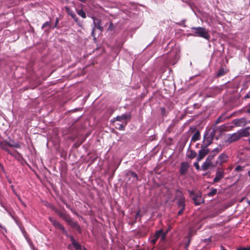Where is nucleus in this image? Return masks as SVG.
<instances>
[{
	"instance_id": "393cba45",
	"label": "nucleus",
	"mask_w": 250,
	"mask_h": 250,
	"mask_svg": "<svg viewBox=\"0 0 250 250\" xmlns=\"http://www.w3.org/2000/svg\"><path fill=\"white\" fill-rule=\"evenodd\" d=\"M77 13L80 16H81L83 18H85L86 17L85 13L82 9L77 10Z\"/></svg>"
},
{
	"instance_id": "412c9836",
	"label": "nucleus",
	"mask_w": 250,
	"mask_h": 250,
	"mask_svg": "<svg viewBox=\"0 0 250 250\" xmlns=\"http://www.w3.org/2000/svg\"><path fill=\"white\" fill-rule=\"evenodd\" d=\"M228 117L225 116L224 114H222L221 116H220L215 121V124L217 125L221 122H223L225 120L227 119Z\"/></svg>"
},
{
	"instance_id": "c03bdc74",
	"label": "nucleus",
	"mask_w": 250,
	"mask_h": 250,
	"mask_svg": "<svg viewBox=\"0 0 250 250\" xmlns=\"http://www.w3.org/2000/svg\"><path fill=\"white\" fill-rule=\"evenodd\" d=\"M5 209L7 210V211L8 213L9 214V215H10V216H11L13 219H15L14 217V216L13 215V214H12V212H11L10 211L7 210L6 209Z\"/></svg>"
},
{
	"instance_id": "c9c22d12",
	"label": "nucleus",
	"mask_w": 250,
	"mask_h": 250,
	"mask_svg": "<svg viewBox=\"0 0 250 250\" xmlns=\"http://www.w3.org/2000/svg\"><path fill=\"white\" fill-rule=\"evenodd\" d=\"M75 22L77 23V24L78 25V26H79L80 27H82V22L79 20V19L78 18H77L76 19H74V20Z\"/></svg>"
},
{
	"instance_id": "37998d69",
	"label": "nucleus",
	"mask_w": 250,
	"mask_h": 250,
	"mask_svg": "<svg viewBox=\"0 0 250 250\" xmlns=\"http://www.w3.org/2000/svg\"><path fill=\"white\" fill-rule=\"evenodd\" d=\"M237 250H250V248L240 247L237 249Z\"/></svg>"
},
{
	"instance_id": "1a4fd4ad",
	"label": "nucleus",
	"mask_w": 250,
	"mask_h": 250,
	"mask_svg": "<svg viewBox=\"0 0 250 250\" xmlns=\"http://www.w3.org/2000/svg\"><path fill=\"white\" fill-rule=\"evenodd\" d=\"M189 165L187 162H183L181 163L179 172L181 175H186L188 173Z\"/></svg>"
},
{
	"instance_id": "9b49d317",
	"label": "nucleus",
	"mask_w": 250,
	"mask_h": 250,
	"mask_svg": "<svg viewBox=\"0 0 250 250\" xmlns=\"http://www.w3.org/2000/svg\"><path fill=\"white\" fill-rule=\"evenodd\" d=\"M212 160V159H210V157H207L205 162L202 165V170H207L209 167H214L216 166L215 164H213Z\"/></svg>"
},
{
	"instance_id": "a18cd8bd",
	"label": "nucleus",
	"mask_w": 250,
	"mask_h": 250,
	"mask_svg": "<svg viewBox=\"0 0 250 250\" xmlns=\"http://www.w3.org/2000/svg\"><path fill=\"white\" fill-rule=\"evenodd\" d=\"M161 111L162 112V113L163 115H165V112H166V109L164 107H162L161 108Z\"/></svg>"
},
{
	"instance_id": "0e129e2a",
	"label": "nucleus",
	"mask_w": 250,
	"mask_h": 250,
	"mask_svg": "<svg viewBox=\"0 0 250 250\" xmlns=\"http://www.w3.org/2000/svg\"><path fill=\"white\" fill-rule=\"evenodd\" d=\"M248 203H249V204H250V201H249V202H248Z\"/></svg>"
},
{
	"instance_id": "f03ea898",
	"label": "nucleus",
	"mask_w": 250,
	"mask_h": 250,
	"mask_svg": "<svg viewBox=\"0 0 250 250\" xmlns=\"http://www.w3.org/2000/svg\"><path fill=\"white\" fill-rule=\"evenodd\" d=\"M191 29L192 31H194V34L193 35L194 36H198L207 40L210 38L208 31L205 28L192 27Z\"/></svg>"
},
{
	"instance_id": "6e6552de",
	"label": "nucleus",
	"mask_w": 250,
	"mask_h": 250,
	"mask_svg": "<svg viewBox=\"0 0 250 250\" xmlns=\"http://www.w3.org/2000/svg\"><path fill=\"white\" fill-rule=\"evenodd\" d=\"M179 59V54L177 51L176 52L171 51L168 55L167 62L169 64H174Z\"/></svg>"
},
{
	"instance_id": "2f4dec72",
	"label": "nucleus",
	"mask_w": 250,
	"mask_h": 250,
	"mask_svg": "<svg viewBox=\"0 0 250 250\" xmlns=\"http://www.w3.org/2000/svg\"><path fill=\"white\" fill-rule=\"evenodd\" d=\"M217 155L215 153H213V151L212 150L209 155L208 156V157L210 159L213 160L214 157Z\"/></svg>"
},
{
	"instance_id": "58836bf2",
	"label": "nucleus",
	"mask_w": 250,
	"mask_h": 250,
	"mask_svg": "<svg viewBox=\"0 0 250 250\" xmlns=\"http://www.w3.org/2000/svg\"><path fill=\"white\" fill-rule=\"evenodd\" d=\"M9 146H13V147H14L15 148H20L21 147L20 145L18 143H16V144H15L13 145H12L11 144H9Z\"/></svg>"
},
{
	"instance_id": "ddd939ff",
	"label": "nucleus",
	"mask_w": 250,
	"mask_h": 250,
	"mask_svg": "<svg viewBox=\"0 0 250 250\" xmlns=\"http://www.w3.org/2000/svg\"><path fill=\"white\" fill-rule=\"evenodd\" d=\"M93 21L94 24L93 28L97 29L99 30L100 31H102L104 30L103 27L101 25V20L96 18H93Z\"/></svg>"
},
{
	"instance_id": "ea45409f",
	"label": "nucleus",
	"mask_w": 250,
	"mask_h": 250,
	"mask_svg": "<svg viewBox=\"0 0 250 250\" xmlns=\"http://www.w3.org/2000/svg\"><path fill=\"white\" fill-rule=\"evenodd\" d=\"M184 210H185V208H180V210L178 212V215H180L182 214V213H183V212Z\"/></svg>"
},
{
	"instance_id": "680f3d73",
	"label": "nucleus",
	"mask_w": 250,
	"mask_h": 250,
	"mask_svg": "<svg viewBox=\"0 0 250 250\" xmlns=\"http://www.w3.org/2000/svg\"><path fill=\"white\" fill-rule=\"evenodd\" d=\"M5 231H6V229L5 228H3Z\"/></svg>"
},
{
	"instance_id": "bb28decb",
	"label": "nucleus",
	"mask_w": 250,
	"mask_h": 250,
	"mask_svg": "<svg viewBox=\"0 0 250 250\" xmlns=\"http://www.w3.org/2000/svg\"><path fill=\"white\" fill-rule=\"evenodd\" d=\"M65 10L68 15L71 17H72L75 14V13L68 7H65Z\"/></svg>"
},
{
	"instance_id": "9d476101",
	"label": "nucleus",
	"mask_w": 250,
	"mask_h": 250,
	"mask_svg": "<svg viewBox=\"0 0 250 250\" xmlns=\"http://www.w3.org/2000/svg\"><path fill=\"white\" fill-rule=\"evenodd\" d=\"M209 149L205 146H202L201 149L198 152V155L197 158V161H200L208 153Z\"/></svg>"
},
{
	"instance_id": "de8ad7c7",
	"label": "nucleus",
	"mask_w": 250,
	"mask_h": 250,
	"mask_svg": "<svg viewBox=\"0 0 250 250\" xmlns=\"http://www.w3.org/2000/svg\"><path fill=\"white\" fill-rule=\"evenodd\" d=\"M21 230L23 234L24 235V237H25L26 239H27V238L26 237V232H25V231L24 229H22L21 228Z\"/></svg>"
},
{
	"instance_id": "4be33fe9",
	"label": "nucleus",
	"mask_w": 250,
	"mask_h": 250,
	"mask_svg": "<svg viewBox=\"0 0 250 250\" xmlns=\"http://www.w3.org/2000/svg\"><path fill=\"white\" fill-rule=\"evenodd\" d=\"M126 121L125 122V124L124 125L121 124H117V126H116V128L120 130H125V126L126 125Z\"/></svg>"
},
{
	"instance_id": "052dcab7",
	"label": "nucleus",
	"mask_w": 250,
	"mask_h": 250,
	"mask_svg": "<svg viewBox=\"0 0 250 250\" xmlns=\"http://www.w3.org/2000/svg\"><path fill=\"white\" fill-rule=\"evenodd\" d=\"M22 204L23 205V206H25V204L22 203Z\"/></svg>"
},
{
	"instance_id": "7ed1b4c3",
	"label": "nucleus",
	"mask_w": 250,
	"mask_h": 250,
	"mask_svg": "<svg viewBox=\"0 0 250 250\" xmlns=\"http://www.w3.org/2000/svg\"><path fill=\"white\" fill-rule=\"evenodd\" d=\"M166 232H164L162 229L157 230L154 235L150 238V241L152 244H155L158 239L160 238V241L163 242L166 239Z\"/></svg>"
},
{
	"instance_id": "39448f33",
	"label": "nucleus",
	"mask_w": 250,
	"mask_h": 250,
	"mask_svg": "<svg viewBox=\"0 0 250 250\" xmlns=\"http://www.w3.org/2000/svg\"><path fill=\"white\" fill-rule=\"evenodd\" d=\"M49 221L51 222L52 225L58 229H59L62 231V232L66 236H68V234L67 230L65 229L64 227L62 225L60 222L57 220L53 218V217H49Z\"/></svg>"
},
{
	"instance_id": "5fc2aeb1",
	"label": "nucleus",
	"mask_w": 250,
	"mask_h": 250,
	"mask_svg": "<svg viewBox=\"0 0 250 250\" xmlns=\"http://www.w3.org/2000/svg\"><path fill=\"white\" fill-rule=\"evenodd\" d=\"M15 152L17 153L18 155H20V154L17 151H15Z\"/></svg>"
},
{
	"instance_id": "a878e982",
	"label": "nucleus",
	"mask_w": 250,
	"mask_h": 250,
	"mask_svg": "<svg viewBox=\"0 0 250 250\" xmlns=\"http://www.w3.org/2000/svg\"><path fill=\"white\" fill-rule=\"evenodd\" d=\"M226 73V71L224 68H221L217 73V76L220 77Z\"/></svg>"
},
{
	"instance_id": "4c0bfd02",
	"label": "nucleus",
	"mask_w": 250,
	"mask_h": 250,
	"mask_svg": "<svg viewBox=\"0 0 250 250\" xmlns=\"http://www.w3.org/2000/svg\"><path fill=\"white\" fill-rule=\"evenodd\" d=\"M49 25H50V21H46L42 24V28L43 29L45 27H47Z\"/></svg>"
},
{
	"instance_id": "4468645a",
	"label": "nucleus",
	"mask_w": 250,
	"mask_h": 250,
	"mask_svg": "<svg viewBox=\"0 0 250 250\" xmlns=\"http://www.w3.org/2000/svg\"><path fill=\"white\" fill-rule=\"evenodd\" d=\"M67 237L70 238L71 244L76 250H82L81 245L77 242L72 236L68 235Z\"/></svg>"
},
{
	"instance_id": "b1692460",
	"label": "nucleus",
	"mask_w": 250,
	"mask_h": 250,
	"mask_svg": "<svg viewBox=\"0 0 250 250\" xmlns=\"http://www.w3.org/2000/svg\"><path fill=\"white\" fill-rule=\"evenodd\" d=\"M62 218L67 224L72 219L71 216L69 214L66 213H65Z\"/></svg>"
},
{
	"instance_id": "c756f323",
	"label": "nucleus",
	"mask_w": 250,
	"mask_h": 250,
	"mask_svg": "<svg viewBox=\"0 0 250 250\" xmlns=\"http://www.w3.org/2000/svg\"><path fill=\"white\" fill-rule=\"evenodd\" d=\"M0 145L1 147L5 151H7V150L8 149L6 143H1Z\"/></svg>"
},
{
	"instance_id": "a211bd4d",
	"label": "nucleus",
	"mask_w": 250,
	"mask_h": 250,
	"mask_svg": "<svg viewBox=\"0 0 250 250\" xmlns=\"http://www.w3.org/2000/svg\"><path fill=\"white\" fill-rule=\"evenodd\" d=\"M177 205L179 208H185V199L183 197H180L177 202Z\"/></svg>"
},
{
	"instance_id": "f257e3e1",
	"label": "nucleus",
	"mask_w": 250,
	"mask_h": 250,
	"mask_svg": "<svg viewBox=\"0 0 250 250\" xmlns=\"http://www.w3.org/2000/svg\"><path fill=\"white\" fill-rule=\"evenodd\" d=\"M249 129L250 127H247L245 128L241 129L232 134H229V137L226 140V143L231 144L237 141L242 137L249 136L250 135Z\"/></svg>"
},
{
	"instance_id": "72a5a7b5",
	"label": "nucleus",
	"mask_w": 250,
	"mask_h": 250,
	"mask_svg": "<svg viewBox=\"0 0 250 250\" xmlns=\"http://www.w3.org/2000/svg\"><path fill=\"white\" fill-rule=\"evenodd\" d=\"M130 174L132 177L135 178L137 180H138V175L135 172H133V171L131 172Z\"/></svg>"
},
{
	"instance_id": "79ce46f5",
	"label": "nucleus",
	"mask_w": 250,
	"mask_h": 250,
	"mask_svg": "<svg viewBox=\"0 0 250 250\" xmlns=\"http://www.w3.org/2000/svg\"><path fill=\"white\" fill-rule=\"evenodd\" d=\"M59 21V19L58 18H57L56 19V20H55V25L54 26V28H57V25L58 24Z\"/></svg>"
},
{
	"instance_id": "09e8293b",
	"label": "nucleus",
	"mask_w": 250,
	"mask_h": 250,
	"mask_svg": "<svg viewBox=\"0 0 250 250\" xmlns=\"http://www.w3.org/2000/svg\"><path fill=\"white\" fill-rule=\"evenodd\" d=\"M95 28H93V29L92 30V32H91V35L92 36L95 38V34H94V30H95Z\"/></svg>"
},
{
	"instance_id": "6ab92c4d",
	"label": "nucleus",
	"mask_w": 250,
	"mask_h": 250,
	"mask_svg": "<svg viewBox=\"0 0 250 250\" xmlns=\"http://www.w3.org/2000/svg\"><path fill=\"white\" fill-rule=\"evenodd\" d=\"M200 139V133L199 130L196 131L192 136L191 141L195 142Z\"/></svg>"
},
{
	"instance_id": "cd10ccee",
	"label": "nucleus",
	"mask_w": 250,
	"mask_h": 250,
	"mask_svg": "<svg viewBox=\"0 0 250 250\" xmlns=\"http://www.w3.org/2000/svg\"><path fill=\"white\" fill-rule=\"evenodd\" d=\"M54 210L55 212L61 218H62L63 215L65 214V213L59 210L58 209L55 208Z\"/></svg>"
},
{
	"instance_id": "e433bc0d",
	"label": "nucleus",
	"mask_w": 250,
	"mask_h": 250,
	"mask_svg": "<svg viewBox=\"0 0 250 250\" xmlns=\"http://www.w3.org/2000/svg\"><path fill=\"white\" fill-rule=\"evenodd\" d=\"M199 162V161H197V162H194L193 164V166L195 167V168L197 170H199V169H200V167H199V165L198 164Z\"/></svg>"
},
{
	"instance_id": "864d4df0",
	"label": "nucleus",
	"mask_w": 250,
	"mask_h": 250,
	"mask_svg": "<svg viewBox=\"0 0 250 250\" xmlns=\"http://www.w3.org/2000/svg\"><path fill=\"white\" fill-rule=\"evenodd\" d=\"M248 112L250 113V107L248 109Z\"/></svg>"
},
{
	"instance_id": "f704fd0d",
	"label": "nucleus",
	"mask_w": 250,
	"mask_h": 250,
	"mask_svg": "<svg viewBox=\"0 0 250 250\" xmlns=\"http://www.w3.org/2000/svg\"><path fill=\"white\" fill-rule=\"evenodd\" d=\"M75 22L77 23V24L78 25V26H79L80 27H82V22L79 20V19L78 18H77L76 19H74V20Z\"/></svg>"
},
{
	"instance_id": "3c124183",
	"label": "nucleus",
	"mask_w": 250,
	"mask_h": 250,
	"mask_svg": "<svg viewBox=\"0 0 250 250\" xmlns=\"http://www.w3.org/2000/svg\"><path fill=\"white\" fill-rule=\"evenodd\" d=\"M74 20L76 19L77 18L76 15L74 14L72 17H71Z\"/></svg>"
},
{
	"instance_id": "5701e85b",
	"label": "nucleus",
	"mask_w": 250,
	"mask_h": 250,
	"mask_svg": "<svg viewBox=\"0 0 250 250\" xmlns=\"http://www.w3.org/2000/svg\"><path fill=\"white\" fill-rule=\"evenodd\" d=\"M217 191V189L212 188L210 191L207 194V195L209 197H212L216 194Z\"/></svg>"
},
{
	"instance_id": "8fccbe9b",
	"label": "nucleus",
	"mask_w": 250,
	"mask_h": 250,
	"mask_svg": "<svg viewBox=\"0 0 250 250\" xmlns=\"http://www.w3.org/2000/svg\"><path fill=\"white\" fill-rule=\"evenodd\" d=\"M140 215V211H138L135 215V218L137 219L138 216Z\"/></svg>"
},
{
	"instance_id": "0eeeda50",
	"label": "nucleus",
	"mask_w": 250,
	"mask_h": 250,
	"mask_svg": "<svg viewBox=\"0 0 250 250\" xmlns=\"http://www.w3.org/2000/svg\"><path fill=\"white\" fill-rule=\"evenodd\" d=\"M225 175L224 170L222 168L218 167L216 171L215 177L213 180V183L219 182L224 177Z\"/></svg>"
},
{
	"instance_id": "13d9d810",
	"label": "nucleus",
	"mask_w": 250,
	"mask_h": 250,
	"mask_svg": "<svg viewBox=\"0 0 250 250\" xmlns=\"http://www.w3.org/2000/svg\"><path fill=\"white\" fill-rule=\"evenodd\" d=\"M0 227L1 228H3V227L1 226L0 224Z\"/></svg>"
},
{
	"instance_id": "473e14b6",
	"label": "nucleus",
	"mask_w": 250,
	"mask_h": 250,
	"mask_svg": "<svg viewBox=\"0 0 250 250\" xmlns=\"http://www.w3.org/2000/svg\"><path fill=\"white\" fill-rule=\"evenodd\" d=\"M244 167L241 166H237L235 169V171H241L243 170Z\"/></svg>"
},
{
	"instance_id": "69168bd1",
	"label": "nucleus",
	"mask_w": 250,
	"mask_h": 250,
	"mask_svg": "<svg viewBox=\"0 0 250 250\" xmlns=\"http://www.w3.org/2000/svg\"><path fill=\"white\" fill-rule=\"evenodd\" d=\"M84 250H86V249L84 248Z\"/></svg>"
},
{
	"instance_id": "6e6d98bb",
	"label": "nucleus",
	"mask_w": 250,
	"mask_h": 250,
	"mask_svg": "<svg viewBox=\"0 0 250 250\" xmlns=\"http://www.w3.org/2000/svg\"><path fill=\"white\" fill-rule=\"evenodd\" d=\"M249 142L250 144V138L249 139Z\"/></svg>"
},
{
	"instance_id": "49530a36",
	"label": "nucleus",
	"mask_w": 250,
	"mask_h": 250,
	"mask_svg": "<svg viewBox=\"0 0 250 250\" xmlns=\"http://www.w3.org/2000/svg\"><path fill=\"white\" fill-rule=\"evenodd\" d=\"M245 98H250V91L245 96Z\"/></svg>"
},
{
	"instance_id": "7c9ffc66",
	"label": "nucleus",
	"mask_w": 250,
	"mask_h": 250,
	"mask_svg": "<svg viewBox=\"0 0 250 250\" xmlns=\"http://www.w3.org/2000/svg\"><path fill=\"white\" fill-rule=\"evenodd\" d=\"M115 29V26H114L113 23L111 22L109 24L108 28L107 29L108 31H113Z\"/></svg>"
},
{
	"instance_id": "f8f14e48",
	"label": "nucleus",
	"mask_w": 250,
	"mask_h": 250,
	"mask_svg": "<svg viewBox=\"0 0 250 250\" xmlns=\"http://www.w3.org/2000/svg\"><path fill=\"white\" fill-rule=\"evenodd\" d=\"M190 196L192 197L194 200V203L196 205H200L202 201V197L200 195L195 194L193 191L189 190L188 191Z\"/></svg>"
},
{
	"instance_id": "dca6fc26",
	"label": "nucleus",
	"mask_w": 250,
	"mask_h": 250,
	"mask_svg": "<svg viewBox=\"0 0 250 250\" xmlns=\"http://www.w3.org/2000/svg\"><path fill=\"white\" fill-rule=\"evenodd\" d=\"M131 118L130 114H124L120 116H118L113 119V121H121L122 120L126 121L127 119H130Z\"/></svg>"
},
{
	"instance_id": "f3484780",
	"label": "nucleus",
	"mask_w": 250,
	"mask_h": 250,
	"mask_svg": "<svg viewBox=\"0 0 250 250\" xmlns=\"http://www.w3.org/2000/svg\"><path fill=\"white\" fill-rule=\"evenodd\" d=\"M68 224L72 228L76 229L79 233L81 232V229L77 222L73 221L72 219L68 222Z\"/></svg>"
},
{
	"instance_id": "bf43d9fd",
	"label": "nucleus",
	"mask_w": 250,
	"mask_h": 250,
	"mask_svg": "<svg viewBox=\"0 0 250 250\" xmlns=\"http://www.w3.org/2000/svg\"><path fill=\"white\" fill-rule=\"evenodd\" d=\"M11 187H12V188H14V186H11Z\"/></svg>"
},
{
	"instance_id": "20e7f679",
	"label": "nucleus",
	"mask_w": 250,
	"mask_h": 250,
	"mask_svg": "<svg viewBox=\"0 0 250 250\" xmlns=\"http://www.w3.org/2000/svg\"><path fill=\"white\" fill-rule=\"evenodd\" d=\"M215 131L214 130H211L210 132H205L204 135L203 143L204 146L207 147L212 142L214 138Z\"/></svg>"
},
{
	"instance_id": "603ef678",
	"label": "nucleus",
	"mask_w": 250,
	"mask_h": 250,
	"mask_svg": "<svg viewBox=\"0 0 250 250\" xmlns=\"http://www.w3.org/2000/svg\"><path fill=\"white\" fill-rule=\"evenodd\" d=\"M65 204L66 207L67 208H70V207H69V206L68 205V204H67V203H65Z\"/></svg>"
},
{
	"instance_id": "4d7b16f0",
	"label": "nucleus",
	"mask_w": 250,
	"mask_h": 250,
	"mask_svg": "<svg viewBox=\"0 0 250 250\" xmlns=\"http://www.w3.org/2000/svg\"><path fill=\"white\" fill-rule=\"evenodd\" d=\"M13 191H14V192L16 194V192L15 191V190L14 189H13Z\"/></svg>"
},
{
	"instance_id": "aec40b11",
	"label": "nucleus",
	"mask_w": 250,
	"mask_h": 250,
	"mask_svg": "<svg viewBox=\"0 0 250 250\" xmlns=\"http://www.w3.org/2000/svg\"><path fill=\"white\" fill-rule=\"evenodd\" d=\"M197 155L196 152L193 150H188L187 154V156L190 159H192L194 158Z\"/></svg>"
},
{
	"instance_id": "423d86ee",
	"label": "nucleus",
	"mask_w": 250,
	"mask_h": 250,
	"mask_svg": "<svg viewBox=\"0 0 250 250\" xmlns=\"http://www.w3.org/2000/svg\"><path fill=\"white\" fill-rule=\"evenodd\" d=\"M228 160V155L225 153V152H223L218 156L217 159L215 161V165L216 166H221L223 165V164L227 163Z\"/></svg>"
},
{
	"instance_id": "2eb2a0df",
	"label": "nucleus",
	"mask_w": 250,
	"mask_h": 250,
	"mask_svg": "<svg viewBox=\"0 0 250 250\" xmlns=\"http://www.w3.org/2000/svg\"><path fill=\"white\" fill-rule=\"evenodd\" d=\"M232 123L236 126H241L247 124L246 120L244 118H241L238 119H235L233 121Z\"/></svg>"
},
{
	"instance_id": "c85d7f7f",
	"label": "nucleus",
	"mask_w": 250,
	"mask_h": 250,
	"mask_svg": "<svg viewBox=\"0 0 250 250\" xmlns=\"http://www.w3.org/2000/svg\"><path fill=\"white\" fill-rule=\"evenodd\" d=\"M222 150V146H218L217 147L215 148L212 150L213 153H215L216 154H218L219 152H220Z\"/></svg>"
},
{
	"instance_id": "e2e57ef3",
	"label": "nucleus",
	"mask_w": 250,
	"mask_h": 250,
	"mask_svg": "<svg viewBox=\"0 0 250 250\" xmlns=\"http://www.w3.org/2000/svg\"><path fill=\"white\" fill-rule=\"evenodd\" d=\"M221 250H225L224 248H222Z\"/></svg>"
},
{
	"instance_id": "a19ab883",
	"label": "nucleus",
	"mask_w": 250,
	"mask_h": 250,
	"mask_svg": "<svg viewBox=\"0 0 250 250\" xmlns=\"http://www.w3.org/2000/svg\"><path fill=\"white\" fill-rule=\"evenodd\" d=\"M7 152L9 154H10L11 156H14V157H16V156L14 154V152L11 151L9 149L7 150Z\"/></svg>"
}]
</instances>
